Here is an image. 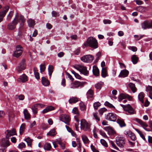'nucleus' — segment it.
Returning a JSON list of instances; mask_svg holds the SVG:
<instances>
[{
	"instance_id": "45",
	"label": "nucleus",
	"mask_w": 152,
	"mask_h": 152,
	"mask_svg": "<svg viewBox=\"0 0 152 152\" xmlns=\"http://www.w3.org/2000/svg\"><path fill=\"white\" fill-rule=\"evenodd\" d=\"M72 112L73 113L76 114L77 115H79V113L78 111V110L77 108L75 107H74L72 111Z\"/></svg>"
},
{
	"instance_id": "63",
	"label": "nucleus",
	"mask_w": 152,
	"mask_h": 152,
	"mask_svg": "<svg viewBox=\"0 0 152 152\" xmlns=\"http://www.w3.org/2000/svg\"><path fill=\"white\" fill-rule=\"evenodd\" d=\"M134 1H135L136 4L138 5H140L142 4L143 2L142 1L139 0H135Z\"/></svg>"
},
{
	"instance_id": "20",
	"label": "nucleus",
	"mask_w": 152,
	"mask_h": 152,
	"mask_svg": "<svg viewBox=\"0 0 152 152\" xmlns=\"http://www.w3.org/2000/svg\"><path fill=\"white\" fill-rule=\"evenodd\" d=\"M116 122L121 127L125 126L126 124L125 123L124 120L121 119H118Z\"/></svg>"
},
{
	"instance_id": "62",
	"label": "nucleus",
	"mask_w": 152,
	"mask_h": 152,
	"mask_svg": "<svg viewBox=\"0 0 152 152\" xmlns=\"http://www.w3.org/2000/svg\"><path fill=\"white\" fill-rule=\"evenodd\" d=\"M100 134L103 137L105 138H107V137L106 134L103 131H100Z\"/></svg>"
},
{
	"instance_id": "44",
	"label": "nucleus",
	"mask_w": 152,
	"mask_h": 152,
	"mask_svg": "<svg viewBox=\"0 0 152 152\" xmlns=\"http://www.w3.org/2000/svg\"><path fill=\"white\" fill-rule=\"evenodd\" d=\"M135 129L138 132V133L139 134L140 136L142 138V139L145 141L146 140L145 138V136L138 129Z\"/></svg>"
},
{
	"instance_id": "36",
	"label": "nucleus",
	"mask_w": 152,
	"mask_h": 152,
	"mask_svg": "<svg viewBox=\"0 0 152 152\" xmlns=\"http://www.w3.org/2000/svg\"><path fill=\"white\" fill-rule=\"evenodd\" d=\"M25 141L27 142L28 146L31 147L32 141V140L29 137H28L25 139Z\"/></svg>"
},
{
	"instance_id": "55",
	"label": "nucleus",
	"mask_w": 152,
	"mask_h": 152,
	"mask_svg": "<svg viewBox=\"0 0 152 152\" xmlns=\"http://www.w3.org/2000/svg\"><path fill=\"white\" fill-rule=\"evenodd\" d=\"M145 90L147 92L149 91V92H152V86L148 85L146 87Z\"/></svg>"
},
{
	"instance_id": "42",
	"label": "nucleus",
	"mask_w": 152,
	"mask_h": 152,
	"mask_svg": "<svg viewBox=\"0 0 152 152\" xmlns=\"http://www.w3.org/2000/svg\"><path fill=\"white\" fill-rule=\"evenodd\" d=\"M139 61V58L136 55H134V64H135Z\"/></svg>"
},
{
	"instance_id": "15",
	"label": "nucleus",
	"mask_w": 152,
	"mask_h": 152,
	"mask_svg": "<svg viewBox=\"0 0 152 152\" xmlns=\"http://www.w3.org/2000/svg\"><path fill=\"white\" fill-rule=\"evenodd\" d=\"M28 80V77L25 74L20 75L19 77L17 79V81L24 83Z\"/></svg>"
},
{
	"instance_id": "49",
	"label": "nucleus",
	"mask_w": 152,
	"mask_h": 152,
	"mask_svg": "<svg viewBox=\"0 0 152 152\" xmlns=\"http://www.w3.org/2000/svg\"><path fill=\"white\" fill-rule=\"evenodd\" d=\"M66 128L67 131L70 133H71L72 135L73 136H74L75 133L74 131L69 126H66Z\"/></svg>"
},
{
	"instance_id": "21",
	"label": "nucleus",
	"mask_w": 152,
	"mask_h": 152,
	"mask_svg": "<svg viewBox=\"0 0 152 152\" xmlns=\"http://www.w3.org/2000/svg\"><path fill=\"white\" fill-rule=\"evenodd\" d=\"M23 114L26 120H29L31 118V115L26 109H25L23 111Z\"/></svg>"
},
{
	"instance_id": "17",
	"label": "nucleus",
	"mask_w": 152,
	"mask_h": 152,
	"mask_svg": "<svg viewBox=\"0 0 152 152\" xmlns=\"http://www.w3.org/2000/svg\"><path fill=\"white\" fill-rule=\"evenodd\" d=\"M104 129L107 132L108 134L110 135H112L115 133V132L113 129L110 126L106 127Z\"/></svg>"
},
{
	"instance_id": "57",
	"label": "nucleus",
	"mask_w": 152,
	"mask_h": 152,
	"mask_svg": "<svg viewBox=\"0 0 152 152\" xmlns=\"http://www.w3.org/2000/svg\"><path fill=\"white\" fill-rule=\"evenodd\" d=\"M93 116L95 119L98 121H100V119L98 117L97 113H94L93 114Z\"/></svg>"
},
{
	"instance_id": "28",
	"label": "nucleus",
	"mask_w": 152,
	"mask_h": 152,
	"mask_svg": "<svg viewBox=\"0 0 152 152\" xmlns=\"http://www.w3.org/2000/svg\"><path fill=\"white\" fill-rule=\"evenodd\" d=\"M125 134L126 137L129 138L132 140V137L133 134L132 132L130 130H128L125 132Z\"/></svg>"
},
{
	"instance_id": "47",
	"label": "nucleus",
	"mask_w": 152,
	"mask_h": 152,
	"mask_svg": "<svg viewBox=\"0 0 152 152\" xmlns=\"http://www.w3.org/2000/svg\"><path fill=\"white\" fill-rule=\"evenodd\" d=\"M55 130L54 129H52L50 131L47 133V135L51 136H54L55 135Z\"/></svg>"
},
{
	"instance_id": "16",
	"label": "nucleus",
	"mask_w": 152,
	"mask_h": 152,
	"mask_svg": "<svg viewBox=\"0 0 152 152\" xmlns=\"http://www.w3.org/2000/svg\"><path fill=\"white\" fill-rule=\"evenodd\" d=\"M129 73V72L127 70L124 69L121 71L118 76L121 77H125L128 76Z\"/></svg>"
},
{
	"instance_id": "50",
	"label": "nucleus",
	"mask_w": 152,
	"mask_h": 152,
	"mask_svg": "<svg viewBox=\"0 0 152 152\" xmlns=\"http://www.w3.org/2000/svg\"><path fill=\"white\" fill-rule=\"evenodd\" d=\"M45 69V64H41L40 65V72L41 73H42V72H43Z\"/></svg>"
},
{
	"instance_id": "4",
	"label": "nucleus",
	"mask_w": 152,
	"mask_h": 152,
	"mask_svg": "<svg viewBox=\"0 0 152 152\" xmlns=\"http://www.w3.org/2000/svg\"><path fill=\"white\" fill-rule=\"evenodd\" d=\"M86 83L85 82H80L75 81L69 85V87L71 88H76L79 87H82Z\"/></svg>"
},
{
	"instance_id": "34",
	"label": "nucleus",
	"mask_w": 152,
	"mask_h": 152,
	"mask_svg": "<svg viewBox=\"0 0 152 152\" xmlns=\"http://www.w3.org/2000/svg\"><path fill=\"white\" fill-rule=\"evenodd\" d=\"M37 105H39L40 106L42 107V104H36V105H34L32 107V110L34 114H36L37 113V109L36 108V106Z\"/></svg>"
},
{
	"instance_id": "29",
	"label": "nucleus",
	"mask_w": 152,
	"mask_h": 152,
	"mask_svg": "<svg viewBox=\"0 0 152 152\" xmlns=\"http://www.w3.org/2000/svg\"><path fill=\"white\" fill-rule=\"evenodd\" d=\"M144 96V94L143 92L140 93L138 95V99L142 103H144L143 98Z\"/></svg>"
},
{
	"instance_id": "18",
	"label": "nucleus",
	"mask_w": 152,
	"mask_h": 152,
	"mask_svg": "<svg viewBox=\"0 0 152 152\" xmlns=\"http://www.w3.org/2000/svg\"><path fill=\"white\" fill-rule=\"evenodd\" d=\"M42 85L45 86H48L50 84V82L48 80L44 77L42 78Z\"/></svg>"
},
{
	"instance_id": "22",
	"label": "nucleus",
	"mask_w": 152,
	"mask_h": 152,
	"mask_svg": "<svg viewBox=\"0 0 152 152\" xmlns=\"http://www.w3.org/2000/svg\"><path fill=\"white\" fill-rule=\"evenodd\" d=\"M17 15V18H18V20H19V22H21L20 25L22 27L23 26L24 23L25 21V19L23 15H21L19 18H18V14H17L16 15Z\"/></svg>"
},
{
	"instance_id": "58",
	"label": "nucleus",
	"mask_w": 152,
	"mask_h": 152,
	"mask_svg": "<svg viewBox=\"0 0 152 152\" xmlns=\"http://www.w3.org/2000/svg\"><path fill=\"white\" fill-rule=\"evenodd\" d=\"M103 22L104 24H110L111 23V21L109 19H104Z\"/></svg>"
},
{
	"instance_id": "43",
	"label": "nucleus",
	"mask_w": 152,
	"mask_h": 152,
	"mask_svg": "<svg viewBox=\"0 0 152 152\" xmlns=\"http://www.w3.org/2000/svg\"><path fill=\"white\" fill-rule=\"evenodd\" d=\"M15 97L16 99L18 98L19 100H23L25 98L23 94H20L19 95H16Z\"/></svg>"
},
{
	"instance_id": "14",
	"label": "nucleus",
	"mask_w": 152,
	"mask_h": 152,
	"mask_svg": "<svg viewBox=\"0 0 152 152\" xmlns=\"http://www.w3.org/2000/svg\"><path fill=\"white\" fill-rule=\"evenodd\" d=\"M7 134L6 137L7 139H8L10 136L16 134L15 130L14 129H12L11 130H7Z\"/></svg>"
},
{
	"instance_id": "25",
	"label": "nucleus",
	"mask_w": 152,
	"mask_h": 152,
	"mask_svg": "<svg viewBox=\"0 0 152 152\" xmlns=\"http://www.w3.org/2000/svg\"><path fill=\"white\" fill-rule=\"evenodd\" d=\"M54 107L52 106H49L44 109L42 111V113H45L49 111L54 110Z\"/></svg>"
},
{
	"instance_id": "48",
	"label": "nucleus",
	"mask_w": 152,
	"mask_h": 152,
	"mask_svg": "<svg viewBox=\"0 0 152 152\" xmlns=\"http://www.w3.org/2000/svg\"><path fill=\"white\" fill-rule=\"evenodd\" d=\"M93 135L94 137L97 138L98 137L97 135L96 134V132H97V129L96 127H95L93 131Z\"/></svg>"
},
{
	"instance_id": "51",
	"label": "nucleus",
	"mask_w": 152,
	"mask_h": 152,
	"mask_svg": "<svg viewBox=\"0 0 152 152\" xmlns=\"http://www.w3.org/2000/svg\"><path fill=\"white\" fill-rule=\"evenodd\" d=\"M14 117L15 115L13 113L10 112L9 113V117L10 121H11Z\"/></svg>"
},
{
	"instance_id": "61",
	"label": "nucleus",
	"mask_w": 152,
	"mask_h": 152,
	"mask_svg": "<svg viewBox=\"0 0 152 152\" xmlns=\"http://www.w3.org/2000/svg\"><path fill=\"white\" fill-rule=\"evenodd\" d=\"M26 145L23 142L20 143L18 145V147L19 148H22L25 147Z\"/></svg>"
},
{
	"instance_id": "30",
	"label": "nucleus",
	"mask_w": 152,
	"mask_h": 152,
	"mask_svg": "<svg viewBox=\"0 0 152 152\" xmlns=\"http://www.w3.org/2000/svg\"><path fill=\"white\" fill-rule=\"evenodd\" d=\"M33 71L35 75V77L37 80L40 78L39 73L38 72V70L36 67H34Z\"/></svg>"
},
{
	"instance_id": "9",
	"label": "nucleus",
	"mask_w": 152,
	"mask_h": 152,
	"mask_svg": "<svg viewBox=\"0 0 152 152\" xmlns=\"http://www.w3.org/2000/svg\"><path fill=\"white\" fill-rule=\"evenodd\" d=\"M121 106L123 108L124 110L127 111L129 114H133V110L132 107L129 104L124 105L121 104Z\"/></svg>"
},
{
	"instance_id": "13",
	"label": "nucleus",
	"mask_w": 152,
	"mask_h": 152,
	"mask_svg": "<svg viewBox=\"0 0 152 152\" xmlns=\"http://www.w3.org/2000/svg\"><path fill=\"white\" fill-rule=\"evenodd\" d=\"M116 143L120 147H122L125 144L124 138L122 137H118L116 139Z\"/></svg>"
},
{
	"instance_id": "8",
	"label": "nucleus",
	"mask_w": 152,
	"mask_h": 152,
	"mask_svg": "<svg viewBox=\"0 0 152 152\" xmlns=\"http://www.w3.org/2000/svg\"><path fill=\"white\" fill-rule=\"evenodd\" d=\"M93 59V57L90 55L84 56L81 58V60L85 62H91Z\"/></svg>"
},
{
	"instance_id": "39",
	"label": "nucleus",
	"mask_w": 152,
	"mask_h": 152,
	"mask_svg": "<svg viewBox=\"0 0 152 152\" xmlns=\"http://www.w3.org/2000/svg\"><path fill=\"white\" fill-rule=\"evenodd\" d=\"M79 105L80 110H81L84 111L86 110V106L83 102H81L80 103Z\"/></svg>"
},
{
	"instance_id": "24",
	"label": "nucleus",
	"mask_w": 152,
	"mask_h": 152,
	"mask_svg": "<svg viewBox=\"0 0 152 152\" xmlns=\"http://www.w3.org/2000/svg\"><path fill=\"white\" fill-rule=\"evenodd\" d=\"M9 8V7L8 6H6L4 8L5 9H4L3 11L0 12V16L3 17V18L8 11Z\"/></svg>"
},
{
	"instance_id": "46",
	"label": "nucleus",
	"mask_w": 152,
	"mask_h": 152,
	"mask_svg": "<svg viewBox=\"0 0 152 152\" xmlns=\"http://www.w3.org/2000/svg\"><path fill=\"white\" fill-rule=\"evenodd\" d=\"M107 110L105 108L103 107L99 109V114L100 115H102L103 114V113L107 111Z\"/></svg>"
},
{
	"instance_id": "59",
	"label": "nucleus",
	"mask_w": 152,
	"mask_h": 152,
	"mask_svg": "<svg viewBox=\"0 0 152 152\" xmlns=\"http://www.w3.org/2000/svg\"><path fill=\"white\" fill-rule=\"evenodd\" d=\"M13 11H11L10 12L9 15L7 16V19L8 20H10L13 15Z\"/></svg>"
},
{
	"instance_id": "2",
	"label": "nucleus",
	"mask_w": 152,
	"mask_h": 152,
	"mask_svg": "<svg viewBox=\"0 0 152 152\" xmlns=\"http://www.w3.org/2000/svg\"><path fill=\"white\" fill-rule=\"evenodd\" d=\"M80 125V128L81 129H83L85 131H90L91 130V124L85 120L82 119L81 120Z\"/></svg>"
},
{
	"instance_id": "5",
	"label": "nucleus",
	"mask_w": 152,
	"mask_h": 152,
	"mask_svg": "<svg viewBox=\"0 0 152 152\" xmlns=\"http://www.w3.org/2000/svg\"><path fill=\"white\" fill-rule=\"evenodd\" d=\"M74 67L85 75H87L88 74V71L87 70V68L85 66L80 65H78L75 66Z\"/></svg>"
},
{
	"instance_id": "7",
	"label": "nucleus",
	"mask_w": 152,
	"mask_h": 152,
	"mask_svg": "<svg viewBox=\"0 0 152 152\" xmlns=\"http://www.w3.org/2000/svg\"><path fill=\"white\" fill-rule=\"evenodd\" d=\"M141 26L144 29L152 28V20L145 21L141 24Z\"/></svg>"
},
{
	"instance_id": "19",
	"label": "nucleus",
	"mask_w": 152,
	"mask_h": 152,
	"mask_svg": "<svg viewBox=\"0 0 152 152\" xmlns=\"http://www.w3.org/2000/svg\"><path fill=\"white\" fill-rule=\"evenodd\" d=\"M134 120L138 123L143 128L147 127L148 126L145 122L142 121L140 119L136 118L134 119Z\"/></svg>"
},
{
	"instance_id": "52",
	"label": "nucleus",
	"mask_w": 152,
	"mask_h": 152,
	"mask_svg": "<svg viewBox=\"0 0 152 152\" xmlns=\"http://www.w3.org/2000/svg\"><path fill=\"white\" fill-rule=\"evenodd\" d=\"M100 106V103L99 102L95 103L94 104V106L95 109H97Z\"/></svg>"
},
{
	"instance_id": "35",
	"label": "nucleus",
	"mask_w": 152,
	"mask_h": 152,
	"mask_svg": "<svg viewBox=\"0 0 152 152\" xmlns=\"http://www.w3.org/2000/svg\"><path fill=\"white\" fill-rule=\"evenodd\" d=\"M49 75L50 76V78L52 73L53 71V66L52 65H50L48 68Z\"/></svg>"
},
{
	"instance_id": "11",
	"label": "nucleus",
	"mask_w": 152,
	"mask_h": 152,
	"mask_svg": "<svg viewBox=\"0 0 152 152\" xmlns=\"http://www.w3.org/2000/svg\"><path fill=\"white\" fill-rule=\"evenodd\" d=\"M116 119V115L113 113H108L106 116V119L111 121H115Z\"/></svg>"
},
{
	"instance_id": "26",
	"label": "nucleus",
	"mask_w": 152,
	"mask_h": 152,
	"mask_svg": "<svg viewBox=\"0 0 152 152\" xmlns=\"http://www.w3.org/2000/svg\"><path fill=\"white\" fill-rule=\"evenodd\" d=\"M86 94L88 98H92L94 95V92L91 89H90L87 92Z\"/></svg>"
},
{
	"instance_id": "40",
	"label": "nucleus",
	"mask_w": 152,
	"mask_h": 152,
	"mask_svg": "<svg viewBox=\"0 0 152 152\" xmlns=\"http://www.w3.org/2000/svg\"><path fill=\"white\" fill-rule=\"evenodd\" d=\"M126 94H120L118 97V101L119 102L121 101L123 99L126 98Z\"/></svg>"
},
{
	"instance_id": "1",
	"label": "nucleus",
	"mask_w": 152,
	"mask_h": 152,
	"mask_svg": "<svg viewBox=\"0 0 152 152\" xmlns=\"http://www.w3.org/2000/svg\"><path fill=\"white\" fill-rule=\"evenodd\" d=\"M88 46L94 49L97 48L98 47V43L96 39L93 37H89L83 45L84 47Z\"/></svg>"
},
{
	"instance_id": "27",
	"label": "nucleus",
	"mask_w": 152,
	"mask_h": 152,
	"mask_svg": "<svg viewBox=\"0 0 152 152\" xmlns=\"http://www.w3.org/2000/svg\"><path fill=\"white\" fill-rule=\"evenodd\" d=\"M28 26L30 27H33L35 25L34 20L32 19H29L27 21Z\"/></svg>"
},
{
	"instance_id": "31",
	"label": "nucleus",
	"mask_w": 152,
	"mask_h": 152,
	"mask_svg": "<svg viewBox=\"0 0 152 152\" xmlns=\"http://www.w3.org/2000/svg\"><path fill=\"white\" fill-rule=\"evenodd\" d=\"M78 101V98L76 97H72L69 99V102L72 104V103H75Z\"/></svg>"
},
{
	"instance_id": "6",
	"label": "nucleus",
	"mask_w": 152,
	"mask_h": 152,
	"mask_svg": "<svg viewBox=\"0 0 152 152\" xmlns=\"http://www.w3.org/2000/svg\"><path fill=\"white\" fill-rule=\"evenodd\" d=\"M22 49L23 48L21 46L17 45L16 47V50L14 52L13 56L17 58L19 57L22 53Z\"/></svg>"
},
{
	"instance_id": "12",
	"label": "nucleus",
	"mask_w": 152,
	"mask_h": 152,
	"mask_svg": "<svg viewBox=\"0 0 152 152\" xmlns=\"http://www.w3.org/2000/svg\"><path fill=\"white\" fill-rule=\"evenodd\" d=\"M25 60L24 59L22 60L19 65L18 66L17 70L18 72H20L21 71L24 70L26 67Z\"/></svg>"
},
{
	"instance_id": "37",
	"label": "nucleus",
	"mask_w": 152,
	"mask_h": 152,
	"mask_svg": "<svg viewBox=\"0 0 152 152\" xmlns=\"http://www.w3.org/2000/svg\"><path fill=\"white\" fill-rule=\"evenodd\" d=\"M101 75L104 77L107 76V70L105 68H102V70Z\"/></svg>"
},
{
	"instance_id": "23",
	"label": "nucleus",
	"mask_w": 152,
	"mask_h": 152,
	"mask_svg": "<svg viewBox=\"0 0 152 152\" xmlns=\"http://www.w3.org/2000/svg\"><path fill=\"white\" fill-rule=\"evenodd\" d=\"M93 72L94 75L97 76L99 75V70L98 68L95 66H93Z\"/></svg>"
},
{
	"instance_id": "41",
	"label": "nucleus",
	"mask_w": 152,
	"mask_h": 152,
	"mask_svg": "<svg viewBox=\"0 0 152 152\" xmlns=\"http://www.w3.org/2000/svg\"><path fill=\"white\" fill-rule=\"evenodd\" d=\"M102 85V83H97L95 84V87L97 89H100L101 88Z\"/></svg>"
},
{
	"instance_id": "33",
	"label": "nucleus",
	"mask_w": 152,
	"mask_h": 152,
	"mask_svg": "<svg viewBox=\"0 0 152 152\" xmlns=\"http://www.w3.org/2000/svg\"><path fill=\"white\" fill-rule=\"evenodd\" d=\"M51 148L50 144L48 142L45 143L44 146V148L45 150L50 151Z\"/></svg>"
},
{
	"instance_id": "10",
	"label": "nucleus",
	"mask_w": 152,
	"mask_h": 152,
	"mask_svg": "<svg viewBox=\"0 0 152 152\" xmlns=\"http://www.w3.org/2000/svg\"><path fill=\"white\" fill-rule=\"evenodd\" d=\"M60 121L64 122L67 125H69V123L70 121L69 116L66 115H62L59 117Z\"/></svg>"
},
{
	"instance_id": "53",
	"label": "nucleus",
	"mask_w": 152,
	"mask_h": 152,
	"mask_svg": "<svg viewBox=\"0 0 152 152\" xmlns=\"http://www.w3.org/2000/svg\"><path fill=\"white\" fill-rule=\"evenodd\" d=\"M100 142L105 147H107V143L103 139H101L100 140Z\"/></svg>"
},
{
	"instance_id": "3",
	"label": "nucleus",
	"mask_w": 152,
	"mask_h": 152,
	"mask_svg": "<svg viewBox=\"0 0 152 152\" xmlns=\"http://www.w3.org/2000/svg\"><path fill=\"white\" fill-rule=\"evenodd\" d=\"M18 18L17 15H16L15 18L12 21V23H8L7 26V28L10 30H13L16 28V26L18 24Z\"/></svg>"
},
{
	"instance_id": "56",
	"label": "nucleus",
	"mask_w": 152,
	"mask_h": 152,
	"mask_svg": "<svg viewBox=\"0 0 152 152\" xmlns=\"http://www.w3.org/2000/svg\"><path fill=\"white\" fill-rule=\"evenodd\" d=\"M104 104L105 106L108 107L110 108L114 107L112 104H110L107 101L105 102Z\"/></svg>"
},
{
	"instance_id": "60",
	"label": "nucleus",
	"mask_w": 152,
	"mask_h": 152,
	"mask_svg": "<svg viewBox=\"0 0 152 152\" xmlns=\"http://www.w3.org/2000/svg\"><path fill=\"white\" fill-rule=\"evenodd\" d=\"M5 115V113L2 110H0V118H3Z\"/></svg>"
},
{
	"instance_id": "54",
	"label": "nucleus",
	"mask_w": 152,
	"mask_h": 152,
	"mask_svg": "<svg viewBox=\"0 0 152 152\" xmlns=\"http://www.w3.org/2000/svg\"><path fill=\"white\" fill-rule=\"evenodd\" d=\"M52 16L55 17H56L59 16V13L54 11H52Z\"/></svg>"
},
{
	"instance_id": "64",
	"label": "nucleus",
	"mask_w": 152,
	"mask_h": 152,
	"mask_svg": "<svg viewBox=\"0 0 152 152\" xmlns=\"http://www.w3.org/2000/svg\"><path fill=\"white\" fill-rule=\"evenodd\" d=\"M66 75L72 81H73L74 80V78L69 73H67Z\"/></svg>"
},
{
	"instance_id": "32",
	"label": "nucleus",
	"mask_w": 152,
	"mask_h": 152,
	"mask_svg": "<svg viewBox=\"0 0 152 152\" xmlns=\"http://www.w3.org/2000/svg\"><path fill=\"white\" fill-rule=\"evenodd\" d=\"M82 140L85 144H88L89 142V140L86 136L85 135H82L81 136Z\"/></svg>"
},
{
	"instance_id": "38",
	"label": "nucleus",
	"mask_w": 152,
	"mask_h": 152,
	"mask_svg": "<svg viewBox=\"0 0 152 152\" xmlns=\"http://www.w3.org/2000/svg\"><path fill=\"white\" fill-rule=\"evenodd\" d=\"M25 129V124H23L21 125L20 129V133L21 134L23 133V132L24 131Z\"/></svg>"
}]
</instances>
